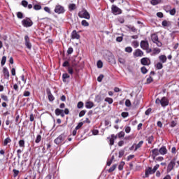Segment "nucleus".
Segmentation results:
<instances>
[{
  "instance_id": "obj_39",
  "label": "nucleus",
  "mask_w": 179,
  "mask_h": 179,
  "mask_svg": "<svg viewBox=\"0 0 179 179\" xmlns=\"http://www.w3.org/2000/svg\"><path fill=\"white\" fill-rule=\"evenodd\" d=\"M118 62H120V64H122V65H125V62H126L125 59L122 57H119Z\"/></svg>"
},
{
  "instance_id": "obj_53",
  "label": "nucleus",
  "mask_w": 179,
  "mask_h": 179,
  "mask_svg": "<svg viewBox=\"0 0 179 179\" xmlns=\"http://www.w3.org/2000/svg\"><path fill=\"white\" fill-rule=\"evenodd\" d=\"M72 52H73V48H72V47L69 48L67 50L68 55H71V54H72Z\"/></svg>"
},
{
  "instance_id": "obj_16",
  "label": "nucleus",
  "mask_w": 179,
  "mask_h": 179,
  "mask_svg": "<svg viewBox=\"0 0 179 179\" xmlns=\"http://www.w3.org/2000/svg\"><path fill=\"white\" fill-rule=\"evenodd\" d=\"M140 46L142 50H145L149 47V42L148 41H141Z\"/></svg>"
},
{
  "instance_id": "obj_59",
  "label": "nucleus",
  "mask_w": 179,
  "mask_h": 179,
  "mask_svg": "<svg viewBox=\"0 0 179 179\" xmlns=\"http://www.w3.org/2000/svg\"><path fill=\"white\" fill-rule=\"evenodd\" d=\"M176 125H177V122L176 121L172 120L171 122L170 127H171V128H174V127H176Z\"/></svg>"
},
{
  "instance_id": "obj_9",
  "label": "nucleus",
  "mask_w": 179,
  "mask_h": 179,
  "mask_svg": "<svg viewBox=\"0 0 179 179\" xmlns=\"http://www.w3.org/2000/svg\"><path fill=\"white\" fill-rule=\"evenodd\" d=\"M133 55L134 58H138V57H143L144 52L141 49H136L133 52Z\"/></svg>"
},
{
  "instance_id": "obj_60",
  "label": "nucleus",
  "mask_w": 179,
  "mask_h": 179,
  "mask_svg": "<svg viewBox=\"0 0 179 179\" xmlns=\"http://www.w3.org/2000/svg\"><path fill=\"white\" fill-rule=\"evenodd\" d=\"M147 83L149 85L150 83H152L153 82V78L152 76H150L149 78H147Z\"/></svg>"
},
{
  "instance_id": "obj_14",
  "label": "nucleus",
  "mask_w": 179,
  "mask_h": 179,
  "mask_svg": "<svg viewBox=\"0 0 179 179\" xmlns=\"http://www.w3.org/2000/svg\"><path fill=\"white\" fill-rule=\"evenodd\" d=\"M151 157H152L153 160H155V159H156L157 156H159V155H160L159 149L157 148H155L153 150H152L151 151Z\"/></svg>"
},
{
  "instance_id": "obj_63",
  "label": "nucleus",
  "mask_w": 179,
  "mask_h": 179,
  "mask_svg": "<svg viewBox=\"0 0 179 179\" xmlns=\"http://www.w3.org/2000/svg\"><path fill=\"white\" fill-rule=\"evenodd\" d=\"M126 107H131V101L129 99H127L125 101Z\"/></svg>"
},
{
  "instance_id": "obj_33",
  "label": "nucleus",
  "mask_w": 179,
  "mask_h": 179,
  "mask_svg": "<svg viewBox=\"0 0 179 179\" xmlns=\"http://www.w3.org/2000/svg\"><path fill=\"white\" fill-rule=\"evenodd\" d=\"M117 169V164H113L109 169L108 173H113Z\"/></svg>"
},
{
  "instance_id": "obj_7",
  "label": "nucleus",
  "mask_w": 179,
  "mask_h": 179,
  "mask_svg": "<svg viewBox=\"0 0 179 179\" xmlns=\"http://www.w3.org/2000/svg\"><path fill=\"white\" fill-rule=\"evenodd\" d=\"M54 12L58 15L65 13V8L61 5H57L55 8Z\"/></svg>"
},
{
  "instance_id": "obj_31",
  "label": "nucleus",
  "mask_w": 179,
  "mask_h": 179,
  "mask_svg": "<svg viewBox=\"0 0 179 179\" xmlns=\"http://www.w3.org/2000/svg\"><path fill=\"white\" fill-rule=\"evenodd\" d=\"M162 2V0H151L150 3L151 5H159Z\"/></svg>"
},
{
  "instance_id": "obj_34",
  "label": "nucleus",
  "mask_w": 179,
  "mask_h": 179,
  "mask_svg": "<svg viewBox=\"0 0 179 179\" xmlns=\"http://www.w3.org/2000/svg\"><path fill=\"white\" fill-rule=\"evenodd\" d=\"M6 64V56H3L1 62V66H3Z\"/></svg>"
},
{
  "instance_id": "obj_25",
  "label": "nucleus",
  "mask_w": 179,
  "mask_h": 179,
  "mask_svg": "<svg viewBox=\"0 0 179 179\" xmlns=\"http://www.w3.org/2000/svg\"><path fill=\"white\" fill-rule=\"evenodd\" d=\"M162 24L163 27H169V26H171V22L170 21L164 20V21H162Z\"/></svg>"
},
{
  "instance_id": "obj_21",
  "label": "nucleus",
  "mask_w": 179,
  "mask_h": 179,
  "mask_svg": "<svg viewBox=\"0 0 179 179\" xmlns=\"http://www.w3.org/2000/svg\"><path fill=\"white\" fill-rule=\"evenodd\" d=\"M159 61H161V62H162V64H165V62H167V57H166V55H160L159 57Z\"/></svg>"
},
{
  "instance_id": "obj_2",
  "label": "nucleus",
  "mask_w": 179,
  "mask_h": 179,
  "mask_svg": "<svg viewBox=\"0 0 179 179\" xmlns=\"http://www.w3.org/2000/svg\"><path fill=\"white\" fill-rule=\"evenodd\" d=\"M156 104H161L162 107H167L169 104V99L166 96H163L161 99L157 98L155 100Z\"/></svg>"
},
{
  "instance_id": "obj_40",
  "label": "nucleus",
  "mask_w": 179,
  "mask_h": 179,
  "mask_svg": "<svg viewBox=\"0 0 179 179\" xmlns=\"http://www.w3.org/2000/svg\"><path fill=\"white\" fill-rule=\"evenodd\" d=\"M13 88L15 90V92H19V85L17 83L13 84Z\"/></svg>"
},
{
  "instance_id": "obj_55",
  "label": "nucleus",
  "mask_w": 179,
  "mask_h": 179,
  "mask_svg": "<svg viewBox=\"0 0 179 179\" xmlns=\"http://www.w3.org/2000/svg\"><path fill=\"white\" fill-rule=\"evenodd\" d=\"M44 10L45 12H47V13H49L50 15H51V9L50 8V7H44Z\"/></svg>"
},
{
  "instance_id": "obj_49",
  "label": "nucleus",
  "mask_w": 179,
  "mask_h": 179,
  "mask_svg": "<svg viewBox=\"0 0 179 179\" xmlns=\"http://www.w3.org/2000/svg\"><path fill=\"white\" fill-rule=\"evenodd\" d=\"M31 93L29 91H27L25 90L24 92H23V96L24 97H29L30 96Z\"/></svg>"
},
{
  "instance_id": "obj_56",
  "label": "nucleus",
  "mask_w": 179,
  "mask_h": 179,
  "mask_svg": "<svg viewBox=\"0 0 179 179\" xmlns=\"http://www.w3.org/2000/svg\"><path fill=\"white\" fill-rule=\"evenodd\" d=\"M117 22H119V23L122 24V23L125 22V20H124V17H119L117 18Z\"/></svg>"
},
{
  "instance_id": "obj_20",
  "label": "nucleus",
  "mask_w": 179,
  "mask_h": 179,
  "mask_svg": "<svg viewBox=\"0 0 179 179\" xmlns=\"http://www.w3.org/2000/svg\"><path fill=\"white\" fill-rule=\"evenodd\" d=\"M151 40L153 43H157V41H159V36L156 34H152L151 35Z\"/></svg>"
},
{
  "instance_id": "obj_8",
  "label": "nucleus",
  "mask_w": 179,
  "mask_h": 179,
  "mask_svg": "<svg viewBox=\"0 0 179 179\" xmlns=\"http://www.w3.org/2000/svg\"><path fill=\"white\" fill-rule=\"evenodd\" d=\"M111 11L113 15H121V13H122V10H121L115 5L112 6Z\"/></svg>"
},
{
  "instance_id": "obj_22",
  "label": "nucleus",
  "mask_w": 179,
  "mask_h": 179,
  "mask_svg": "<svg viewBox=\"0 0 179 179\" xmlns=\"http://www.w3.org/2000/svg\"><path fill=\"white\" fill-rule=\"evenodd\" d=\"M48 97L49 101H54L55 100V97H54V95L51 93V91L48 92Z\"/></svg>"
},
{
  "instance_id": "obj_45",
  "label": "nucleus",
  "mask_w": 179,
  "mask_h": 179,
  "mask_svg": "<svg viewBox=\"0 0 179 179\" xmlns=\"http://www.w3.org/2000/svg\"><path fill=\"white\" fill-rule=\"evenodd\" d=\"M62 78H63V82H66V79H69V78H70V76H69L68 73H64L62 75Z\"/></svg>"
},
{
  "instance_id": "obj_58",
  "label": "nucleus",
  "mask_w": 179,
  "mask_h": 179,
  "mask_svg": "<svg viewBox=\"0 0 179 179\" xmlns=\"http://www.w3.org/2000/svg\"><path fill=\"white\" fill-rule=\"evenodd\" d=\"M34 9L35 10H40V9H41V6L38 4H36L34 6Z\"/></svg>"
},
{
  "instance_id": "obj_23",
  "label": "nucleus",
  "mask_w": 179,
  "mask_h": 179,
  "mask_svg": "<svg viewBox=\"0 0 179 179\" xmlns=\"http://www.w3.org/2000/svg\"><path fill=\"white\" fill-rule=\"evenodd\" d=\"M85 107L86 108H93V107H94V103L92 101H87L85 103Z\"/></svg>"
},
{
  "instance_id": "obj_29",
  "label": "nucleus",
  "mask_w": 179,
  "mask_h": 179,
  "mask_svg": "<svg viewBox=\"0 0 179 179\" xmlns=\"http://www.w3.org/2000/svg\"><path fill=\"white\" fill-rule=\"evenodd\" d=\"M12 142V140H10V138L7 137L5 138L4 142H3V146L8 145V143H10Z\"/></svg>"
},
{
  "instance_id": "obj_57",
  "label": "nucleus",
  "mask_w": 179,
  "mask_h": 179,
  "mask_svg": "<svg viewBox=\"0 0 179 179\" xmlns=\"http://www.w3.org/2000/svg\"><path fill=\"white\" fill-rule=\"evenodd\" d=\"M124 51L126 52H129V53H131V52H132V48H131V47H127V48H125V49H124Z\"/></svg>"
},
{
  "instance_id": "obj_54",
  "label": "nucleus",
  "mask_w": 179,
  "mask_h": 179,
  "mask_svg": "<svg viewBox=\"0 0 179 179\" xmlns=\"http://www.w3.org/2000/svg\"><path fill=\"white\" fill-rule=\"evenodd\" d=\"M83 127V122H80L78 124L76 127L75 129L78 131V129H80Z\"/></svg>"
},
{
  "instance_id": "obj_24",
  "label": "nucleus",
  "mask_w": 179,
  "mask_h": 179,
  "mask_svg": "<svg viewBox=\"0 0 179 179\" xmlns=\"http://www.w3.org/2000/svg\"><path fill=\"white\" fill-rule=\"evenodd\" d=\"M143 145V141H139V143L138 144H136L135 146L134 152H136V150H138V149H141V148H142Z\"/></svg>"
},
{
  "instance_id": "obj_4",
  "label": "nucleus",
  "mask_w": 179,
  "mask_h": 179,
  "mask_svg": "<svg viewBox=\"0 0 179 179\" xmlns=\"http://www.w3.org/2000/svg\"><path fill=\"white\" fill-rule=\"evenodd\" d=\"M78 16L80 17V19H87L88 20L90 19V14L86 10L80 11L78 13Z\"/></svg>"
},
{
  "instance_id": "obj_12",
  "label": "nucleus",
  "mask_w": 179,
  "mask_h": 179,
  "mask_svg": "<svg viewBox=\"0 0 179 179\" xmlns=\"http://www.w3.org/2000/svg\"><path fill=\"white\" fill-rule=\"evenodd\" d=\"M24 41H25V45L28 50H31V43H30V38H29V36L26 35L24 36Z\"/></svg>"
},
{
  "instance_id": "obj_18",
  "label": "nucleus",
  "mask_w": 179,
  "mask_h": 179,
  "mask_svg": "<svg viewBox=\"0 0 179 179\" xmlns=\"http://www.w3.org/2000/svg\"><path fill=\"white\" fill-rule=\"evenodd\" d=\"M158 150L159 152V155H162V156H164V155H167V148L164 145L160 148Z\"/></svg>"
},
{
  "instance_id": "obj_15",
  "label": "nucleus",
  "mask_w": 179,
  "mask_h": 179,
  "mask_svg": "<svg viewBox=\"0 0 179 179\" xmlns=\"http://www.w3.org/2000/svg\"><path fill=\"white\" fill-rule=\"evenodd\" d=\"M55 115L61 116L62 117H65V113H64V110L59 109V108H56L55 110Z\"/></svg>"
},
{
  "instance_id": "obj_10",
  "label": "nucleus",
  "mask_w": 179,
  "mask_h": 179,
  "mask_svg": "<svg viewBox=\"0 0 179 179\" xmlns=\"http://www.w3.org/2000/svg\"><path fill=\"white\" fill-rule=\"evenodd\" d=\"M141 65H144L145 66H149V65H150L151 64L150 59H149L148 57H143L141 59Z\"/></svg>"
},
{
  "instance_id": "obj_17",
  "label": "nucleus",
  "mask_w": 179,
  "mask_h": 179,
  "mask_svg": "<svg viewBox=\"0 0 179 179\" xmlns=\"http://www.w3.org/2000/svg\"><path fill=\"white\" fill-rule=\"evenodd\" d=\"M117 136L115 134H111V138L108 137V139H109V145L110 146H113V145H114V141H115V139H117Z\"/></svg>"
},
{
  "instance_id": "obj_42",
  "label": "nucleus",
  "mask_w": 179,
  "mask_h": 179,
  "mask_svg": "<svg viewBox=\"0 0 179 179\" xmlns=\"http://www.w3.org/2000/svg\"><path fill=\"white\" fill-rule=\"evenodd\" d=\"M117 136H118V138H124V136H125V132H124L123 131H120L117 134Z\"/></svg>"
},
{
  "instance_id": "obj_52",
  "label": "nucleus",
  "mask_w": 179,
  "mask_h": 179,
  "mask_svg": "<svg viewBox=\"0 0 179 179\" xmlns=\"http://www.w3.org/2000/svg\"><path fill=\"white\" fill-rule=\"evenodd\" d=\"M13 177H17V176H19V170L13 169Z\"/></svg>"
},
{
  "instance_id": "obj_32",
  "label": "nucleus",
  "mask_w": 179,
  "mask_h": 179,
  "mask_svg": "<svg viewBox=\"0 0 179 179\" xmlns=\"http://www.w3.org/2000/svg\"><path fill=\"white\" fill-rule=\"evenodd\" d=\"M131 45L134 48H138V47H139V42L138 41H134L132 42Z\"/></svg>"
},
{
  "instance_id": "obj_50",
  "label": "nucleus",
  "mask_w": 179,
  "mask_h": 179,
  "mask_svg": "<svg viewBox=\"0 0 179 179\" xmlns=\"http://www.w3.org/2000/svg\"><path fill=\"white\" fill-rule=\"evenodd\" d=\"M141 71L142 73H143L144 75L145 73H148V69H146V67H145V66L141 67Z\"/></svg>"
},
{
  "instance_id": "obj_6",
  "label": "nucleus",
  "mask_w": 179,
  "mask_h": 179,
  "mask_svg": "<svg viewBox=\"0 0 179 179\" xmlns=\"http://www.w3.org/2000/svg\"><path fill=\"white\" fill-rule=\"evenodd\" d=\"M79 33H82V31H79L78 32L76 30H73L71 34V40H80V35Z\"/></svg>"
},
{
  "instance_id": "obj_5",
  "label": "nucleus",
  "mask_w": 179,
  "mask_h": 179,
  "mask_svg": "<svg viewBox=\"0 0 179 179\" xmlns=\"http://www.w3.org/2000/svg\"><path fill=\"white\" fill-rule=\"evenodd\" d=\"M22 26L24 27H31L33 26V21L29 17H26L22 21Z\"/></svg>"
},
{
  "instance_id": "obj_26",
  "label": "nucleus",
  "mask_w": 179,
  "mask_h": 179,
  "mask_svg": "<svg viewBox=\"0 0 179 179\" xmlns=\"http://www.w3.org/2000/svg\"><path fill=\"white\" fill-rule=\"evenodd\" d=\"M69 9L71 12H72V10H75V9H76V4H75V3L69 4Z\"/></svg>"
},
{
  "instance_id": "obj_37",
  "label": "nucleus",
  "mask_w": 179,
  "mask_h": 179,
  "mask_svg": "<svg viewBox=\"0 0 179 179\" xmlns=\"http://www.w3.org/2000/svg\"><path fill=\"white\" fill-rule=\"evenodd\" d=\"M156 68L157 69H163V64H162V62H158L157 64H156Z\"/></svg>"
},
{
  "instance_id": "obj_46",
  "label": "nucleus",
  "mask_w": 179,
  "mask_h": 179,
  "mask_svg": "<svg viewBox=\"0 0 179 179\" xmlns=\"http://www.w3.org/2000/svg\"><path fill=\"white\" fill-rule=\"evenodd\" d=\"M21 5H22L24 8H27V5H29V2H27V1L26 0H23L21 3Z\"/></svg>"
},
{
  "instance_id": "obj_43",
  "label": "nucleus",
  "mask_w": 179,
  "mask_h": 179,
  "mask_svg": "<svg viewBox=\"0 0 179 179\" xmlns=\"http://www.w3.org/2000/svg\"><path fill=\"white\" fill-rule=\"evenodd\" d=\"M124 131H125L126 134H129V132H131V127L125 126Z\"/></svg>"
},
{
  "instance_id": "obj_62",
  "label": "nucleus",
  "mask_w": 179,
  "mask_h": 179,
  "mask_svg": "<svg viewBox=\"0 0 179 179\" xmlns=\"http://www.w3.org/2000/svg\"><path fill=\"white\" fill-rule=\"evenodd\" d=\"M125 153V150H121L120 151H119V157L121 158L122 157V156H124Z\"/></svg>"
},
{
  "instance_id": "obj_13",
  "label": "nucleus",
  "mask_w": 179,
  "mask_h": 179,
  "mask_svg": "<svg viewBox=\"0 0 179 179\" xmlns=\"http://www.w3.org/2000/svg\"><path fill=\"white\" fill-rule=\"evenodd\" d=\"M3 75L4 76V79H7L9 80V78H10V74L9 73V70L6 67L3 68Z\"/></svg>"
},
{
  "instance_id": "obj_19",
  "label": "nucleus",
  "mask_w": 179,
  "mask_h": 179,
  "mask_svg": "<svg viewBox=\"0 0 179 179\" xmlns=\"http://www.w3.org/2000/svg\"><path fill=\"white\" fill-rule=\"evenodd\" d=\"M139 104H141V96H136L134 101L133 102V105L134 107H138Z\"/></svg>"
},
{
  "instance_id": "obj_11",
  "label": "nucleus",
  "mask_w": 179,
  "mask_h": 179,
  "mask_svg": "<svg viewBox=\"0 0 179 179\" xmlns=\"http://www.w3.org/2000/svg\"><path fill=\"white\" fill-rule=\"evenodd\" d=\"M64 141H65V136L61 134L54 141V142L56 145H60Z\"/></svg>"
},
{
  "instance_id": "obj_3",
  "label": "nucleus",
  "mask_w": 179,
  "mask_h": 179,
  "mask_svg": "<svg viewBox=\"0 0 179 179\" xmlns=\"http://www.w3.org/2000/svg\"><path fill=\"white\" fill-rule=\"evenodd\" d=\"M176 163L177 158L173 157L167 165L166 173H171V171L174 170V167H176Z\"/></svg>"
},
{
  "instance_id": "obj_64",
  "label": "nucleus",
  "mask_w": 179,
  "mask_h": 179,
  "mask_svg": "<svg viewBox=\"0 0 179 179\" xmlns=\"http://www.w3.org/2000/svg\"><path fill=\"white\" fill-rule=\"evenodd\" d=\"M150 113H152V109H151V108H149L148 109V110H145V115H149V114H150Z\"/></svg>"
},
{
  "instance_id": "obj_61",
  "label": "nucleus",
  "mask_w": 179,
  "mask_h": 179,
  "mask_svg": "<svg viewBox=\"0 0 179 179\" xmlns=\"http://www.w3.org/2000/svg\"><path fill=\"white\" fill-rule=\"evenodd\" d=\"M17 17H18V19H23V13L22 12H18L17 13Z\"/></svg>"
},
{
  "instance_id": "obj_27",
  "label": "nucleus",
  "mask_w": 179,
  "mask_h": 179,
  "mask_svg": "<svg viewBox=\"0 0 179 179\" xmlns=\"http://www.w3.org/2000/svg\"><path fill=\"white\" fill-rule=\"evenodd\" d=\"M160 49L158 48H155L152 50V55H156L157 54H160Z\"/></svg>"
},
{
  "instance_id": "obj_30",
  "label": "nucleus",
  "mask_w": 179,
  "mask_h": 179,
  "mask_svg": "<svg viewBox=\"0 0 179 179\" xmlns=\"http://www.w3.org/2000/svg\"><path fill=\"white\" fill-rule=\"evenodd\" d=\"M147 141L150 145H152V143H153V141H155V137H153V136H150L147 138Z\"/></svg>"
},
{
  "instance_id": "obj_38",
  "label": "nucleus",
  "mask_w": 179,
  "mask_h": 179,
  "mask_svg": "<svg viewBox=\"0 0 179 179\" xmlns=\"http://www.w3.org/2000/svg\"><path fill=\"white\" fill-rule=\"evenodd\" d=\"M1 99H2L3 101H9V99H8V96L6 95L1 94Z\"/></svg>"
},
{
  "instance_id": "obj_47",
  "label": "nucleus",
  "mask_w": 179,
  "mask_h": 179,
  "mask_svg": "<svg viewBox=\"0 0 179 179\" xmlns=\"http://www.w3.org/2000/svg\"><path fill=\"white\" fill-rule=\"evenodd\" d=\"M83 106H85V104L83 101H79L77 104L78 108H83Z\"/></svg>"
},
{
  "instance_id": "obj_28",
  "label": "nucleus",
  "mask_w": 179,
  "mask_h": 179,
  "mask_svg": "<svg viewBox=\"0 0 179 179\" xmlns=\"http://www.w3.org/2000/svg\"><path fill=\"white\" fill-rule=\"evenodd\" d=\"M104 101H106V102L108 103V104H113V103L114 102V100L113 99V98L106 97V98L105 99Z\"/></svg>"
},
{
  "instance_id": "obj_36",
  "label": "nucleus",
  "mask_w": 179,
  "mask_h": 179,
  "mask_svg": "<svg viewBox=\"0 0 179 179\" xmlns=\"http://www.w3.org/2000/svg\"><path fill=\"white\" fill-rule=\"evenodd\" d=\"M81 24H82V26H84V27H88L89 22H87V21H86V20H83L81 22Z\"/></svg>"
},
{
  "instance_id": "obj_1",
  "label": "nucleus",
  "mask_w": 179,
  "mask_h": 179,
  "mask_svg": "<svg viewBox=\"0 0 179 179\" xmlns=\"http://www.w3.org/2000/svg\"><path fill=\"white\" fill-rule=\"evenodd\" d=\"M159 167H160L159 164H156L153 169H152V167H148V169H145V178H149V176H150L151 174H155V173H156V171H157Z\"/></svg>"
},
{
  "instance_id": "obj_41",
  "label": "nucleus",
  "mask_w": 179,
  "mask_h": 179,
  "mask_svg": "<svg viewBox=\"0 0 179 179\" xmlns=\"http://www.w3.org/2000/svg\"><path fill=\"white\" fill-rule=\"evenodd\" d=\"M18 143L20 148H24V140H20Z\"/></svg>"
},
{
  "instance_id": "obj_35",
  "label": "nucleus",
  "mask_w": 179,
  "mask_h": 179,
  "mask_svg": "<svg viewBox=\"0 0 179 179\" xmlns=\"http://www.w3.org/2000/svg\"><path fill=\"white\" fill-rule=\"evenodd\" d=\"M41 142V135L38 134L35 140V143H40Z\"/></svg>"
},
{
  "instance_id": "obj_48",
  "label": "nucleus",
  "mask_w": 179,
  "mask_h": 179,
  "mask_svg": "<svg viewBox=\"0 0 179 179\" xmlns=\"http://www.w3.org/2000/svg\"><path fill=\"white\" fill-rule=\"evenodd\" d=\"M97 68H103V62L99 60L96 63Z\"/></svg>"
},
{
  "instance_id": "obj_44",
  "label": "nucleus",
  "mask_w": 179,
  "mask_h": 179,
  "mask_svg": "<svg viewBox=\"0 0 179 179\" xmlns=\"http://www.w3.org/2000/svg\"><path fill=\"white\" fill-rule=\"evenodd\" d=\"M169 12L171 16H174V15H176L177 11H176V8H173V9L170 10Z\"/></svg>"
},
{
  "instance_id": "obj_51",
  "label": "nucleus",
  "mask_w": 179,
  "mask_h": 179,
  "mask_svg": "<svg viewBox=\"0 0 179 179\" xmlns=\"http://www.w3.org/2000/svg\"><path fill=\"white\" fill-rule=\"evenodd\" d=\"M129 115V113L128 112H122L121 113V116L123 117V118H127V117H128Z\"/></svg>"
}]
</instances>
